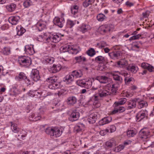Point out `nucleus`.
<instances>
[{
  "instance_id": "1",
  "label": "nucleus",
  "mask_w": 154,
  "mask_h": 154,
  "mask_svg": "<svg viewBox=\"0 0 154 154\" xmlns=\"http://www.w3.org/2000/svg\"><path fill=\"white\" fill-rule=\"evenodd\" d=\"M46 133L50 135L51 138H54L59 137L62 133V130L56 127H49L45 130Z\"/></svg>"
},
{
  "instance_id": "2",
  "label": "nucleus",
  "mask_w": 154,
  "mask_h": 154,
  "mask_svg": "<svg viewBox=\"0 0 154 154\" xmlns=\"http://www.w3.org/2000/svg\"><path fill=\"white\" fill-rule=\"evenodd\" d=\"M57 78L56 77H50L46 79V81L50 83L48 87L51 89L55 90L59 89L60 88L59 83L57 82Z\"/></svg>"
},
{
  "instance_id": "3",
  "label": "nucleus",
  "mask_w": 154,
  "mask_h": 154,
  "mask_svg": "<svg viewBox=\"0 0 154 154\" xmlns=\"http://www.w3.org/2000/svg\"><path fill=\"white\" fill-rule=\"evenodd\" d=\"M18 62L22 66L28 67L31 64V60L30 58L26 56L19 57Z\"/></svg>"
},
{
  "instance_id": "4",
  "label": "nucleus",
  "mask_w": 154,
  "mask_h": 154,
  "mask_svg": "<svg viewBox=\"0 0 154 154\" xmlns=\"http://www.w3.org/2000/svg\"><path fill=\"white\" fill-rule=\"evenodd\" d=\"M43 38L46 40V42L51 41L54 43L58 42L60 40L61 37L60 35L54 34L49 36L48 37L45 36Z\"/></svg>"
},
{
  "instance_id": "5",
  "label": "nucleus",
  "mask_w": 154,
  "mask_h": 154,
  "mask_svg": "<svg viewBox=\"0 0 154 154\" xmlns=\"http://www.w3.org/2000/svg\"><path fill=\"white\" fill-rule=\"evenodd\" d=\"M114 29V26L111 24L103 25L100 27V30L101 34H104L112 31Z\"/></svg>"
},
{
  "instance_id": "6",
  "label": "nucleus",
  "mask_w": 154,
  "mask_h": 154,
  "mask_svg": "<svg viewBox=\"0 0 154 154\" xmlns=\"http://www.w3.org/2000/svg\"><path fill=\"white\" fill-rule=\"evenodd\" d=\"M98 94L100 97H103L110 95L111 91L108 87H101L98 90Z\"/></svg>"
},
{
  "instance_id": "7",
  "label": "nucleus",
  "mask_w": 154,
  "mask_h": 154,
  "mask_svg": "<svg viewBox=\"0 0 154 154\" xmlns=\"http://www.w3.org/2000/svg\"><path fill=\"white\" fill-rule=\"evenodd\" d=\"M45 111V109H44L42 108H40L39 109L40 114L37 115L33 113L32 114L29 116V120L31 121H36L40 120L42 117L41 116V115L43 114Z\"/></svg>"
},
{
  "instance_id": "8",
  "label": "nucleus",
  "mask_w": 154,
  "mask_h": 154,
  "mask_svg": "<svg viewBox=\"0 0 154 154\" xmlns=\"http://www.w3.org/2000/svg\"><path fill=\"white\" fill-rule=\"evenodd\" d=\"M100 116L97 112H95L91 113L88 116V122L90 124H93L95 122L96 120L99 119Z\"/></svg>"
},
{
  "instance_id": "9",
  "label": "nucleus",
  "mask_w": 154,
  "mask_h": 154,
  "mask_svg": "<svg viewBox=\"0 0 154 154\" xmlns=\"http://www.w3.org/2000/svg\"><path fill=\"white\" fill-rule=\"evenodd\" d=\"M54 24L58 26L60 28H62L65 23L64 19L62 17L59 18L58 17H55L53 20Z\"/></svg>"
},
{
  "instance_id": "10",
  "label": "nucleus",
  "mask_w": 154,
  "mask_h": 154,
  "mask_svg": "<svg viewBox=\"0 0 154 154\" xmlns=\"http://www.w3.org/2000/svg\"><path fill=\"white\" fill-rule=\"evenodd\" d=\"M139 100V98H135L128 101L127 102L128 109H131L135 108L136 106V103Z\"/></svg>"
},
{
  "instance_id": "11",
  "label": "nucleus",
  "mask_w": 154,
  "mask_h": 154,
  "mask_svg": "<svg viewBox=\"0 0 154 154\" xmlns=\"http://www.w3.org/2000/svg\"><path fill=\"white\" fill-rule=\"evenodd\" d=\"M31 77L33 81L37 82L40 79L39 71L36 69H33L31 73Z\"/></svg>"
},
{
  "instance_id": "12",
  "label": "nucleus",
  "mask_w": 154,
  "mask_h": 154,
  "mask_svg": "<svg viewBox=\"0 0 154 154\" xmlns=\"http://www.w3.org/2000/svg\"><path fill=\"white\" fill-rule=\"evenodd\" d=\"M80 114L77 110H75L72 111L69 118V120L72 122L78 120Z\"/></svg>"
},
{
  "instance_id": "13",
  "label": "nucleus",
  "mask_w": 154,
  "mask_h": 154,
  "mask_svg": "<svg viewBox=\"0 0 154 154\" xmlns=\"http://www.w3.org/2000/svg\"><path fill=\"white\" fill-rule=\"evenodd\" d=\"M47 23V21L41 20L37 23L35 25L38 30L41 31L45 28Z\"/></svg>"
},
{
  "instance_id": "14",
  "label": "nucleus",
  "mask_w": 154,
  "mask_h": 154,
  "mask_svg": "<svg viewBox=\"0 0 154 154\" xmlns=\"http://www.w3.org/2000/svg\"><path fill=\"white\" fill-rule=\"evenodd\" d=\"M149 132L148 131L141 130L139 133V137L142 140L145 141L149 137Z\"/></svg>"
},
{
  "instance_id": "15",
  "label": "nucleus",
  "mask_w": 154,
  "mask_h": 154,
  "mask_svg": "<svg viewBox=\"0 0 154 154\" xmlns=\"http://www.w3.org/2000/svg\"><path fill=\"white\" fill-rule=\"evenodd\" d=\"M61 69V66L60 64H54L49 69V72L51 73H56L59 72Z\"/></svg>"
},
{
  "instance_id": "16",
  "label": "nucleus",
  "mask_w": 154,
  "mask_h": 154,
  "mask_svg": "<svg viewBox=\"0 0 154 154\" xmlns=\"http://www.w3.org/2000/svg\"><path fill=\"white\" fill-rule=\"evenodd\" d=\"M74 81V78L72 74L67 75L63 79V81L67 84H72Z\"/></svg>"
},
{
  "instance_id": "17",
  "label": "nucleus",
  "mask_w": 154,
  "mask_h": 154,
  "mask_svg": "<svg viewBox=\"0 0 154 154\" xmlns=\"http://www.w3.org/2000/svg\"><path fill=\"white\" fill-rule=\"evenodd\" d=\"M148 112L146 110L141 111L137 113L136 115L137 120L140 121L147 115Z\"/></svg>"
},
{
  "instance_id": "18",
  "label": "nucleus",
  "mask_w": 154,
  "mask_h": 154,
  "mask_svg": "<svg viewBox=\"0 0 154 154\" xmlns=\"http://www.w3.org/2000/svg\"><path fill=\"white\" fill-rule=\"evenodd\" d=\"M74 78H79L82 77L83 75V72L81 70H75L71 72Z\"/></svg>"
},
{
  "instance_id": "19",
  "label": "nucleus",
  "mask_w": 154,
  "mask_h": 154,
  "mask_svg": "<svg viewBox=\"0 0 154 154\" xmlns=\"http://www.w3.org/2000/svg\"><path fill=\"white\" fill-rule=\"evenodd\" d=\"M116 145V141L113 139L106 142L105 143V147L106 149H109L112 147L115 146Z\"/></svg>"
},
{
  "instance_id": "20",
  "label": "nucleus",
  "mask_w": 154,
  "mask_h": 154,
  "mask_svg": "<svg viewBox=\"0 0 154 154\" xmlns=\"http://www.w3.org/2000/svg\"><path fill=\"white\" fill-rule=\"evenodd\" d=\"M20 17L19 16H12L8 19L9 22L12 25H16L19 22Z\"/></svg>"
},
{
  "instance_id": "21",
  "label": "nucleus",
  "mask_w": 154,
  "mask_h": 154,
  "mask_svg": "<svg viewBox=\"0 0 154 154\" xmlns=\"http://www.w3.org/2000/svg\"><path fill=\"white\" fill-rule=\"evenodd\" d=\"M112 118L110 116H107L104 117L100 121L99 123L100 125H103L109 123L111 121Z\"/></svg>"
},
{
  "instance_id": "22",
  "label": "nucleus",
  "mask_w": 154,
  "mask_h": 154,
  "mask_svg": "<svg viewBox=\"0 0 154 154\" xmlns=\"http://www.w3.org/2000/svg\"><path fill=\"white\" fill-rule=\"evenodd\" d=\"M127 69L133 73H135L138 70V68L135 65H130L127 67Z\"/></svg>"
},
{
  "instance_id": "23",
  "label": "nucleus",
  "mask_w": 154,
  "mask_h": 154,
  "mask_svg": "<svg viewBox=\"0 0 154 154\" xmlns=\"http://www.w3.org/2000/svg\"><path fill=\"white\" fill-rule=\"evenodd\" d=\"M21 91L15 87H13L11 90L9 94L12 96L16 97L20 94Z\"/></svg>"
},
{
  "instance_id": "24",
  "label": "nucleus",
  "mask_w": 154,
  "mask_h": 154,
  "mask_svg": "<svg viewBox=\"0 0 154 154\" xmlns=\"http://www.w3.org/2000/svg\"><path fill=\"white\" fill-rule=\"evenodd\" d=\"M96 79L100 83L105 84L108 82L109 79L105 76H101L97 77Z\"/></svg>"
},
{
  "instance_id": "25",
  "label": "nucleus",
  "mask_w": 154,
  "mask_h": 154,
  "mask_svg": "<svg viewBox=\"0 0 154 154\" xmlns=\"http://www.w3.org/2000/svg\"><path fill=\"white\" fill-rule=\"evenodd\" d=\"M77 100V99L75 97L70 96L67 99L66 103L68 105L73 106L76 103Z\"/></svg>"
},
{
  "instance_id": "26",
  "label": "nucleus",
  "mask_w": 154,
  "mask_h": 154,
  "mask_svg": "<svg viewBox=\"0 0 154 154\" xmlns=\"http://www.w3.org/2000/svg\"><path fill=\"white\" fill-rule=\"evenodd\" d=\"M128 64V62L125 59H122L117 63V65L118 67L124 68Z\"/></svg>"
},
{
  "instance_id": "27",
  "label": "nucleus",
  "mask_w": 154,
  "mask_h": 154,
  "mask_svg": "<svg viewBox=\"0 0 154 154\" xmlns=\"http://www.w3.org/2000/svg\"><path fill=\"white\" fill-rule=\"evenodd\" d=\"M108 54L112 59H118L120 56L121 53L119 51H117L109 53Z\"/></svg>"
},
{
  "instance_id": "28",
  "label": "nucleus",
  "mask_w": 154,
  "mask_h": 154,
  "mask_svg": "<svg viewBox=\"0 0 154 154\" xmlns=\"http://www.w3.org/2000/svg\"><path fill=\"white\" fill-rule=\"evenodd\" d=\"M15 79L17 81H21L26 79V75L23 72H20L18 75L16 76Z\"/></svg>"
},
{
  "instance_id": "29",
  "label": "nucleus",
  "mask_w": 154,
  "mask_h": 154,
  "mask_svg": "<svg viewBox=\"0 0 154 154\" xmlns=\"http://www.w3.org/2000/svg\"><path fill=\"white\" fill-rule=\"evenodd\" d=\"M24 51L25 52H27L30 55H32L35 53L33 48L30 47L29 45H26L25 46Z\"/></svg>"
},
{
  "instance_id": "30",
  "label": "nucleus",
  "mask_w": 154,
  "mask_h": 154,
  "mask_svg": "<svg viewBox=\"0 0 154 154\" xmlns=\"http://www.w3.org/2000/svg\"><path fill=\"white\" fill-rule=\"evenodd\" d=\"M17 35L19 36L22 35L26 32V30L21 26H18L17 27Z\"/></svg>"
},
{
  "instance_id": "31",
  "label": "nucleus",
  "mask_w": 154,
  "mask_h": 154,
  "mask_svg": "<svg viewBox=\"0 0 154 154\" xmlns=\"http://www.w3.org/2000/svg\"><path fill=\"white\" fill-rule=\"evenodd\" d=\"M71 48L70 49L69 53L72 54H76L81 50L79 47H76L73 45H72Z\"/></svg>"
},
{
  "instance_id": "32",
  "label": "nucleus",
  "mask_w": 154,
  "mask_h": 154,
  "mask_svg": "<svg viewBox=\"0 0 154 154\" xmlns=\"http://www.w3.org/2000/svg\"><path fill=\"white\" fill-rule=\"evenodd\" d=\"M85 84L84 87L89 89L91 88L92 86V81L90 79H85Z\"/></svg>"
},
{
  "instance_id": "33",
  "label": "nucleus",
  "mask_w": 154,
  "mask_h": 154,
  "mask_svg": "<svg viewBox=\"0 0 154 154\" xmlns=\"http://www.w3.org/2000/svg\"><path fill=\"white\" fill-rule=\"evenodd\" d=\"M7 10L9 12H12L14 11L16 8L15 4L12 3L7 5L6 7Z\"/></svg>"
},
{
  "instance_id": "34",
  "label": "nucleus",
  "mask_w": 154,
  "mask_h": 154,
  "mask_svg": "<svg viewBox=\"0 0 154 154\" xmlns=\"http://www.w3.org/2000/svg\"><path fill=\"white\" fill-rule=\"evenodd\" d=\"M90 29V26L88 25L83 24L80 27V31L83 33L87 32L88 30Z\"/></svg>"
},
{
  "instance_id": "35",
  "label": "nucleus",
  "mask_w": 154,
  "mask_h": 154,
  "mask_svg": "<svg viewBox=\"0 0 154 154\" xmlns=\"http://www.w3.org/2000/svg\"><path fill=\"white\" fill-rule=\"evenodd\" d=\"M137 102L138 103V107L139 109H141L143 107H146L148 106L147 103L146 102L143 100L140 101V99Z\"/></svg>"
},
{
  "instance_id": "36",
  "label": "nucleus",
  "mask_w": 154,
  "mask_h": 154,
  "mask_svg": "<svg viewBox=\"0 0 154 154\" xmlns=\"http://www.w3.org/2000/svg\"><path fill=\"white\" fill-rule=\"evenodd\" d=\"M105 15L102 13H100L98 14L97 16V20L99 22H102L107 19Z\"/></svg>"
},
{
  "instance_id": "37",
  "label": "nucleus",
  "mask_w": 154,
  "mask_h": 154,
  "mask_svg": "<svg viewBox=\"0 0 154 154\" xmlns=\"http://www.w3.org/2000/svg\"><path fill=\"white\" fill-rule=\"evenodd\" d=\"M71 46L69 45H66L61 47L60 50H62L63 52L68 51L69 53L70 49L72 48Z\"/></svg>"
},
{
  "instance_id": "38",
  "label": "nucleus",
  "mask_w": 154,
  "mask_h": 154,
  "mask_svg": "<svg viewBox=\"0 0 154 154\" xmlns=\"http://www.w3.org/2000/svg\"><path fill=\"white\" fill-rule=\"evenodd\" d=\"M11 128L12 131L15 133H18L20 131V129L18 128L17 125L15 123H13L12 122H11Z\"/></svg>"
},
{
  "instance_id": "39",
  "label": "nucleus",
  "mask_w": 154,
  "mask_h": 154,
  "mask_svg": "<svg viewBox=\"0 0 154 154\" xmlns=\"http://www.w3.org/2000/svg\"><path fill=\"white\" fill-rule=\"evenodd\" d=\"M127 135L128 137L134 136L136 134V131L135 129H130L127 131Z\"/></svg>"
},
{
  "instance_id": "40",
  "label": "nucleus",
  "mask_w": 154,
  "mask_h": 154,
  "mask_svg": "<svg viewBox=\"0 0 154 154\" xmlns=\"http://www.w3.org/2000/svg\"><path fill=\"white\" fill-rule=\"evenodd\" d=\"M1 52L4 55H9L11 52L10 48L9 47H5L2 49Z\"/></svg>"
},
{
  "instance_id": "41",
  "label": "nucleus",
  "mask_w": 154,
  "mask_h": 154,
  "mask_svg": "<svg viewBox=\"0 0 154 154\" xmlns=\"http://www.w3.org/2000/svg\"><path fill=\"white\" fill-rule=\"evenodd\" d=\"M95 0H85L83 3L82 5L84 7L86 8L90 5L93 4Z\"/></svg>"
},
{
  "instance_id": "42",
  "label": "nucleus",
  "mask_w": 154,
  "mask_h": 154,
  "mask_svg": "<svg viewBox=\"0 0 154 154\" xmlns=\"http://www.w3.org/2000/svg\"><path fill=\"white\" fill-rule=\"evenodd\" d=\"M79 7L77 5H73L71 7V13L73 14H75L78 12Z\"/></svg>"
},
{
  "instance_id": "43",
  "label": "nucleus",
  "mask_w": 154,
  "mask_h": 154,
  "mask_svg": "<svg viewBox=\"0 0 154 154\" xmlns=\"http://www.w3.org/2000/svg\"><path fill=\"white\" fill-rule=\"evenodd\" d=\"M105 61V58L102 56H99L95 58V61L98 63H102Z\"/></svg>"
},
{
  "instance_id": "44",
  "label": "nucleus",
  "mask_w": 154,
  "mask_h": 154,
  "mask_svg": "<svg viewBox=\"0 0 154 154\" xmlns=\"http://www.w3.org/2000/svg\"><path fill=\"white\" fill-rule=\"evenodd\" d=\"M75 59L77 62L79 63L85 62L86 61V58L82 56L75 57Z\"/></svg>"
},
{
  "instance_id": "45",
  "label": "nucleus",
  "mask_w": 154,
  "mask_h": 154,
  "mask_svg": "<svg viewBox=\"0 0 154 154\" xmlns=\"http://www.w3.org/2000/svg\"><path fill=\"white\" fill-rule=\"evenodd\" d=\"M127 100L125 98H121L119 102L115 103V106H119L120 105H122L125 103L126 101Z\"/></svg>"
},
{
  "instance_id": "46",
  "label": "nucleus",
  "mask_w": 154,
  "mask_h": 154,
  "mask_svg": "<svg viewBox=\"0 0 154 154\" xmlns=\"http://www.w3.org/2000/svg\"><path fill=\"white\" fill-rule=\"evenodd\" d=\"M87 54L90 56L92 57L96 54L94 49L93 48H91L86 52Z\"/></svg>"
},
{
  "instance_id": "47",
  "label": "nucleus",
  "mask_w": 154,
  "mask_h": 154,
  "mask_svg": "<svg viewBox=\"0 0 154 154\" xmlns=\"http://www.w3.org/2000/svg\"><path fill=\"white\" fill-rule=\"evenodd\" d=\"M75 21H72L70 20H68L67 22V27L71 28L75 24Z\"/></svg>"
},
{
  "instance_id": "48",
  "label": "nucleus",
  "mask_w": 154,
  "mask_h": 154,
  "mask_svg": "<svg viewBox=\"0 0 154 154\" xmlns=\"http://www.w3.org/2000/svg\"><path fill=\"white\" fill-rule=\"evenodd\" d=\"M125 147L123 145H119L114 149V151L116 152H119L123 150Z\"/></svg>"
},
{
  "instance_id": "49",
  "label": "nucleus",
  "mask_w": 154,
  "mask_h": 154,
  "mask_svg": "<svg viewBox=\"0 0 154 154\" xmlns=\"http://www.w3.org/2000/svg\"><path fill=\"white\" fill-rule=\"evenodd\" d=\"M32 5V2L30 0H26L23 4L24 6L26 8H28Z\"/></svg>"
},
{
  "instance_id": "50",
  "label": "nucleus",
  "mask_w": 154,
  "mask_h": 154,
  "mask_svg": "<svg viewBox=\"0 0 154 154\" xmlns=\"http://www.w3.org/2000/svg\"><path fill=\"white\" fill-rule=\"evenodd\" d=\"M114 79L116 81H119V82H122V77L120 76L117 74H113V75Z\"/></svg>"
},
{
  "instance_id": "51",
  "label": "nucleus",
  "mask_w": 154,
  "mask_h": 154,
  "mask_svg": "<svg viewBox=\"0 0 154 154\" xmlns=\"http://www.w3.org/2000/svg\"><path fill=\"white\" fill-rule=\"evenodd\" d=\"M141 36V35L139 34L133 35V36L129 38V40L131 41L132 40H134L138 39L140 38Z\"/></svg>"
},
{
  "instance_id": "52",
  "label": "nucleus",
  "mask_w": 154,
  "mask_h": 154,
  "mask_svg": "<svg viewBox=\"0 0 154 154\" xmlns=\"http://www.w3.org/2000/svg\"><path fill=\"white\" fill-rule=\"evenodd\" d=\"M76 83L78 85L84 87L85 81L82 80H79L76 81Z\"/></svg>"
},
{
  "instance_id": "53",
  "label": "nucleus",
  "mask_w": 154,
  "mask_h": 154,
  "mask_svg": "<svg viewBox=\"0 0 154 154\" xmlns=\"http://www.w3.org/2000/svg\"><path fill=\"white\" fill-rule=\"evenodd\" d=\"M133 78L132 77L129 78L127 77H125V84L127 85H128L133 79Z\"/></svg>"
},
{
  "instance_id": "54",
  "label": "nucleus",
  "mask_w": 154,
  "mask_h": 154,
  "mask_svg": "<svg viewBox=\"0 0 154 154\" xmlns=\"http://www.w3.org/2000/svg\"><path fill=\"white\" fill-rule=\"evenodd\" d=\"M84 127V125L83 124H79V125L77 126L75 128H76V130L78 131H79L82 130L83 128Z\"/></svg>"
},
{
  "instance_id": "55",
  "label": "nucleus",
  "mask_w": 154,
  "mask_h": 154,
  "mask_svg": "<svg viewBox=\"0 0 154 154\" xmlns=\"http://www.w3.org/2000/svg\"><path fill=\"white\" fill-rule=\"evenodd\" d=\"M66 90L64 89H61L58 91L57 93L58 96L60 97L62 95H64L65 94V93L66 92Z\"/></svg>"
},
{
  "instance_id": "56",
  "label": "nucleus",
  "mask_w": 154,
  "mask_h": 154,
  "mask_svg": "<svg viewBox=\"0 0 154 154\" xmlns=\"http://www.w3.org/2000/svg\"><path fill=\"white\" fill-rule=\"evenodd\" d=\"M117 89V87L116 86V85L113 84L112 85V88L110 90L111 91V92H112L113 93H115L116 92Z\"/></svg>"
},
{
  "instance_id": "57",
  "label": "nucleus",
  "mask_w": 154,
  "mask_h": 154,
  "mask_svg": "<svg viewBox=\"0 0 154 154\" xmlns=\"http://www.w3.org/2000/svg\"><path fill=\"white\" fill-rule=\"evenodd\" d=\"M45 60L47 63L51 64L54 62V59L53 58H48L46 59Z\"/></svg>"
},
{
  "instance_id": "58",
  "label": "nucleus",
  "mask_w": 154,
  "mask_h": 154,
  "mask_svg": "<svg viewBox=\"0 0 154 154\" xmlns=\"http://www.w3.org/2000/svg\"><path fill=\"white\" fill-rule=\"evenodd\" d=\"M141 43L140 42H136L133 43V48H138L140 47L139 45Z\"/></svg>"
},
{
  "instance_id": "59",
  "label": "nucleus",
  "mask_w": 154,
  "mask_h": 154,
  "mask_svg": "<svg viewBox=\"0 0 154 154\" xmlns=\"http://www.w3.org/2000/svg\"><path fill=\"white\" fill-rule=\"evenodd\" d=\"M150 13V11H146L145 12L143 13V16L144 18H147L149 16Z\"/></svg>"
},
{
  "instance_id": "60",
  "label": "nucleus",
  "mask_w": 154,
  "mask_h": 154,
  "mask_svg": "<svg viewBox=\"0 0 154 154\" xmlns=\"http://www.w3.org/2000/svg\"><path fill=\"white\" fill-rule=\"evenodd\" d=\"M109 132V130L108 129H106L101 131L100 133L101 135L104 136Z\"/></svg>"
},
{
  "instance_id": "61",
  "label": "nucleus",
  "mask_w": 154,
  "mask_h": 154,
  "mask_svg": "<svg viewBox=\"0 0 154 154\" xmlns=\"http://www.w3.org/2000/svg\"><path fill=\"white\" fill-rule=\"evenodd\" d=\"M117 108L119 113H121L124 112L125 110L124 107L122 106H116Z\"/></svg>"
},
{
  "instance_id": "62",
  "label": "nucleus",
  "mask_w": 154,
  "mask_h": 154,
  "mask_svg": "<svg viewBox=\"0 0 154 154\" xmlns=\"http://www.w3.org/2000/svg\"><path fill=\"white\" fill-rule=\"evenodd\" d=\"M149 66V64L146 63H142L141 64V67L144 69H147Z\"/></svg>"
},
{
  "instance_id": "63",
  "label": "nucleus",
  "mask_w": 154,
  "mask_h": 154,
  "mask_svg": "<svg viewBox=\"0 0 154 154\" xmlns=\"http://www.w3.org/2000/svg\"><path fill=\"white\" fill-rule=\"evenodd\" d=\"M116 129V127L114 125H112L110 126L109 128V130L110 133H112L114 132Z\"/></svg>"
},
{
  "instance_id": "64",
  "label": "nucleus",
  "mask_w": 154,
  "mask_h": 154,
  "mask_svg": "<svg viewBox=\"0 0 154 154\" xmlns=\"http://www.w3.org/2000/svg\"><path fill=\"white\" fill-rule=\"evenodd\" d=\"M9 28L8 25V24H5L1 26V29L3 30L8 29Z\"/></svg>"
}]
</instances>
